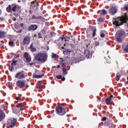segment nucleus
<instances>
[{
    "label": "nucleus",
    "mask_w": 128,
    "mask_h": 128,
    "mask_svg": "<svg viewBox=\"0 0 128 128\" xmlns=\"http://www.w3.org/2000/svg\"><path fill=\"white\" fill-rule=\"evenodd\" d=\"M128 20V13H124V15L122 16L121 18L118 17L116 19H113V24L115 26H120L124 22H126Z\"/></svg>",
    "instance_id": "1"
},
{
    "label": "nucleus",
    "mask_w": 128,
    "mask_h": 128,
    "mask_svg": "<svg viewBox=\"0 0 128 128\" xmlns=\"http://www.w3.org/2000/svg\"><path fill=\"white\" fill-rule=\"evenodd\" d=\"M48 53L46 52H40L36 55L34 58L36 60L44 63L48 60Z\"/></svg>",
    "instance_id": "2"
},
{
    "label": "nucleus",
    "mask_w": 128,
    "mask_h": 128,
    "mask_svg": "<svg viewBox=\"0 0 128 128\" xmlns=\"http://www.w3.org/2000/svg\"><path fill=\"white\" fill-rule=\"evenodd\" d=\"M24 104L22 103L19 104L18 106L12 108V112H14V114H18L20 110H24V108H22Z\"/></svg>",
    "instance_id": "3"
},
{
    "label": "nucleus",
    "mask_w": 128,
    "mask_h": 128,
    "mask_svg": "<svg viewBox=\"0 0 128 128\" xmlns=\"http://www.w3.org/2000/svg\"><path fill=\"white\" fill-rule=\"evenodd\" d=\"M124 36V30H119L116 34V38L118 42H122V36Z\"/></svg>",
    "instance_id": "4"
},
{
    "label": "nucleus",
    "mask_w": 128,
    "mask_h": 128,
    "mask_svg": "<svg viewBox=\"0 0 128 128\" xmlns=\"http://www.w3.org/2000/svg\"><path fill=\"white\" fill-rule=\"evenodd\" d=\"M16 119L13 118L12 119L10 120L9 119L8 120V123H7V128H14L16 126Z\"/></svg>",
    "instance_id": "5"
},
{
    "label": "nucleus",
    "mask_w": 128,
    "mask_h": 128,
    "mask_svg": "<svg viewBox=\"0 0 128 128\" xmlns=\"http://www.w3.org/2000/svg\"><path fill=\"white\" fill-rule=\"evenodd\" d=\"M56 112L57 114H59L60 116H64L66 112V108H63L60 106H58L56 108Z\"/></svg>",
    "instance_id": "6"
},
{
    "label": "nucleus",
    "mask_w": 128,
    "mask_h": 128,
    "mask_svg": "<svg viewBox=\"0 0 128 128\" xmlns=\"http://www.w3.org/2000/svg\"><path fill=\"white\" fill-rule=\"evenodd\" d=\"M16 86L20 88H23L26 86V83H24V80H18L16 82Z\"/></svg>",
    "instance_id": "7"
},
{
    "label": "nucleus",
    "mask_w": 128,
    "mask_h": 128,
    "mask_svg": "<svg viewBox=\"0 0 128 128\" xmlns=\"http://www.w3.org/2000/svg\"><path fill=\"white\" fill-rule=\"evenodd\" d=\"M8 9L13 12H16L18 10V6L16 4L9 5L8 8H7V10H8Z\"/></svg>",
    "instance_id": "8"
},
{
    "label": "nucleus",
    "mask_w": 128,
    "mask_h": 128,
    "mask_svg": "<svg viewBox=\"0 0 128 128\" xmlns=\"http://www.w3.org/2000/svg\"><path fill=\"white\" fill-rule=\"evenodd\" d=\"M117 12H118V9L116 6L112 7L109 10V12L110 14H112V16H114V14H116V13Z\"/></svg>",
    "instance_id": "9"
},
{
    "label": "nucleus",
    "mask_w": 128,
    "mask_h": 128,
    "mask_svg": "<svg viewBox=\"0 0 128 128\" xmlns=\"http://www.w3.org/2000/svg\"><path fill=\"white\" fill-rule=\"evenodd\" d=\"M30 42V37L28 36H26L23 40L22 44H24V46L26 44H28Z\"/></svg>",
    "instance_id": "10"
},
{
    "label": "nucleus",
    "mask_w": 128,
    "mask_h": 128,
    "mask_svg": "<svg viewBox=\"0 0 128 128\" xmlns=\"http://www.w3.org/2000/svg\"><path fill=\"white\" fill-rule=\"evenodd\" d=\"M24 58L26 60V62H30V60H32V58H30V56L28 55V53L25 52L24 54Z\"/></svg>",
    "instance_id": "11"
},
{
    "label": "nucleus",
    "mask_w": 128,
    "mask_h": 128,
    "mask_svg": "<svg viewBox=\"0 0 128 128\" xmlns=\"http://www.w3.org/2000/svg\"><path fill=\"white\" fill-rule=\"evenodd\" d=\"M112 98H114V96L111 95L110 98H106V103L107 104H112Z\"/></svg>",
    "instance_id": "12"
},
{
    "label": "nucleus",
    "mask_w": 128,
    "mask_h": 128,
    "mask_svg": "<svg viewBox=\"0 0 128 128\" xmlns=\"http://www.w3.org/2000/svg\"><path fill=\"white\" fill-rule=\"evenodd\" d=\"M122 48L125 52H128V42L122 44Z\"/></svg>",
    "instance_id": "13"
},
{
    "label": "nucleus",
    "mask_w": 128,
    "mask_h": 128,
    "mask_svg": "<svg viewBox=\"0 0 128 128\" xmlns=\"http://www.w3.org/2000/svg\"><path fill=\"white\" fill-rule=\"evenodd\" d=\"M16 78H24V75L22 72H18L16 76Z\"/></svg>",
    "instance_id": "14"
},
{
    "label": "nucleus",
    "mask_w": 128,
    "mask_h": 128,
    "mask_svg": "<svg viewBox=\"0 0 128 128\" xmlns=\"http://www.w3.org/2000/svg\"><path fill=\"white\" fill-rule=\"evenodd\" d=\"M6 118V114L2 110L0 109V122H2V120Z\"/></svg>",
    "instance_id": "15"
},
{
    "label": "nucleus",
    "mask_w": 128,
    "mask_h": 128,
    "mask_svg": "<svg viewBox=\"0 0 128 128\" xmlns=\"http://www.w3.org/2000/svg\"><path fill=\"white\" fill-rule=\"evenodd\" d=\"M38 29V26L36 25H31L28 27V30H36Z\"/></svg>",
    "instance_id": "16"
},
{
    "label": "nucleus",
    "mask_w": 128,
    "mask_h": 128,
    "mask_svg": "<svg viewBox=\"0 0 128 128\" xmlns=\"http://www.w3.org/2000/svg\"><path fill=\"white\" fill-rule=\"evenodd\" d=\"M36 6H38V2L35 0L31 2L30 6H32V8H36Z\"/></svg>",
    "instance_id": "17"
},
{
    "label": "nucleus",
    "mask_w": 128,
    "mask_h": 128,
    "mask_svg": "<svg viewBox=\"0 0 128 128\" xmlns=\"http://www.w3.org/2000/svg\"><path fill=\"white\" fill-rule=\"evenodd\" d=\"M40 18H42V16H36L34 15L32 18H31V20H40Z\"/></svg>",
    "instance_id": "18"
},
{
    "label": "nucleus",
    "mask_w": 128,
    "mask_h": 128,
    "mask_svg": "<svg viewBox=\"0 0 128 128\" xmlns=\"http://www.w3.org/2000/svg\"><path fill=\"white\" fill-rule=\"evenodd\" d=\"M32 46H33L32 44H31L30 46V50L31 52H34L36 51V48L34 47H33Z\"/></svg>",
    "instance_id": "19"
},
{
    "label": "nucleus",
    "mask_w": 128,
    "mask_h": 128,
    "mask_svg": "<svg viewBox=\"0 0 128 128\" xmlns=\"http://www.w3.org/2000/svg\"><path fill=\"white\" fill-rule=\"evenodd\" d=\"M5 34V32L0 31V38H4Z\"/></svg>",
    "instance_id": "20"
},
{
    "label": "nucleus",
    "mask_w": 128,
    "mask_h": 128,
    "mask_svg": "<svg viewBox=\"0 0 128 128\" xmlns=\"http://www.w3.org/2000/svg\"><path fill=\"white\" fill-rule=\"evenodd\" d=\"M120 73H118L116 77V80H117V82H118V80H120Z\"/></svg>",
    "instance_id": "21"
},
{
    "label": "nucleus",
    "mask_w": 128,
    "mask_h": 128,
    "mask_svg": "<svg viewBox=\"0 0 128 128\" xmlns=\"http://www.w3.org/2000/svg\"><path fill=\"white\" fill-rule=\"evenodd\" d=\"M44 76V74L42 75H34V78H42Z\"/></svg>",
    "instance_id": "22"
},
{
    "label": "nucleus",
    "mask_w": 128,
    "mask_h": 128,
    "mask_svg": "<svg viewBox=\"0 0 128 128\" xmlns=\"http://www.w3.org/2000/svg\"><path fill=\"white\" fill-rule=\"evenodd\" d=\"M62 70H63V74H64L65 76L68 74V71H66V68H62Z\"/></svg>",
    "instance_id": "23"
},
{
    "label": "nucleus",
    "mask_w": 128,
    "mask_h": 128,
    "mask_svg": "<svg viewBox=\"0 0 128 128\" xmlns=\"http://www.w3.org/2000/svg\"><path fill=\"white\" fill-rule=\"evenodd\" d=\"M38 84H37V88H42V84H40L42 83V81H40L38 82Z\"/></svg>",
    "instance_id": "24"
},
{
    "label": "nucleus",
    "mask_w": 128,
    "mask_h": 128,
    "mask_svg": "<svg viewBox=\"0 0 128 128\" xmlns=\"http://www.w3.org/2000/svg\"><path fill=\"white\" fill-rule=\"evenodd\" d=\"M6 85L8 88H10V86H12V83L10 82H8L6 83Z\"/></svg>",
    "instance_id": "25"
},
{
    "label": "nucleus",
    "mask_w": 128,
    "mask_h": 128,
    "mask_svg": "<svg viewBox=\"0 0 128 128\" xmlns=\"http://www.w3.org/2000/svg\"><path fill=\"white\" fill-rule=\"evenodd\" d=\"M9 70L10 71V72H12V70H14V66H9Z\"/></svg>",
    "instance_id": "26"
},
{
    "label": "nucleus",
    "mask_w": 128,
    "mask_h": 128,
    "mask_svg": "<svg viewBox=\"0 0 128 128\" xmlns=\"http://www.w3.org/2000/svg\"><path fill=\"white\" fill-rule=\"evenodd\" d=\"M108 14V12L105 10H102V16H106Z\"/></svg>",
    "instance_id": "27"
},
{
    "label": "nucleus",
    "mask_w": 128,
    "mask_h": 128,
    "mask_svg": "<svg viewBox=\"0 0 128 128\" xmlns=\"http://www.w3.org/2000/svg\"><path fill=\"white\" fill-rule=\"evenodd\" d=\"M9 45L10 46H14V42L10 41L9 42Z\"/></svg>",
    "instance_id": "28"
},
{
    "label": "nucleus",
    "mask_w": 128,
    "mask_h": 128,
    "mask_svg": "<svg viewBox=\"0 0 128 128\" xmlns=\"http://www.w3.org/2000/svg\"><path fill=\"white\" fill-rule=\"evenodd\" d=\"M52 58H58V55L56 54H54V53L52 54Z\"/></svg>",
    "instance_id": "29"
},
{
    "label": "nucleus",
    "mask_w": 128,
    "mask_h": 128,
    "mask_svg": "<svg viewBox=\"0 0 128 128\" xmlns=\"http://www.w3.org/2000/svg\"><path fill=\"white\" fill-rule=\"evenodd\" d=\"M96 29H94L93 31L92 36H96Z\"/></svg>",
    "instance_id": "30"
},
{
    "label": "nucleus",
    "mask_w": 128,
    "mask_h": 128,
    "mask_svg": "<svg viewBox=\"0 0 128 128\" xmlns=\"http://www.w3.org/2000/svg\"><path fill=\"white\" fill-rule=\"evenodd\" d=\"M64 59H62V58H60V62L61 64H64Z\"/></svg>",
    "instance_id": "31"
},
{
    "label": "nucleus",
    "mask_w": 128,
    "mask_h": 128,
    "mask_svg": "<svg viewBox=\"0 0 128 128\" xmlns=\"http://www.w3.org/2000/svg\"><path fill=\"white\" fill-rule=\"evenodd\" d=\"M98 14H99V16H102V10H98Z\"/></svg>",
    "instance_id": "32"
},
{
    "label": "nucleus",
    "mask_w": 128,
    "mask_h": 128,
    "mask_svg": "<svg viewBox=\"0 0 128 128\" xmlns=\"http://www.w3.org/2000/svg\"><path fill=\"white\" fill-rule=\"evenodd\" d=\"M124 10H128V4L127 6H124Z\"/></svg>",
    "instance_id": "33"
},
{
    "label": "nucleus",
    "mask_w": 128,
    "mask_h": 128,
    "mask_svg": "<svg viewBox=\"0 0 128 128\" xmlns=\"http://www.w3.org/2000/svg\"><path fill=\"white\" fill-rule=\"evenodd\" d=\"M16 61L13 60L12 63L11 64L12 66H16Z\"/></svg>",
    "instance_id": "34"
},
{
    "label": "nucleus",
    "mask_w": 128,
    "mask_h": 128,
    "mask_svg": "<svg viewBox=\"0 0 128 128\" xmlns=\"http://www.w3.org/2000/svg\"><path fill=\"white\" fill-rule=\"evenodd\" d=\"M66 38H68V37H66V36L65 38L64 37H62V40H64V42H66Z\"/></svg>",
    "instance_id": "35"
},
{
    "label": "nucleus",
    "mask_w": 128,
    "mask_h": 128,
    "mask_svg": "<svg viewBox=\"0 0 128 128\" xmlns=\"http://www.w3.org/2000/svg\"><path fill=\"white\" fill-rule=\"evenodd\" d=\"M16 100H20L22 99L20 97H16Z\"/></svg>",
    "instance_id": "36"
},
{
    "label": "nucleus",
    "mask_w": 128,
    "mask_h": 128,
    "mask_svg": "<svg viewBox=\"0 0 128 128\" xmlns=\"http://www.w3.org/2000/svg\"><path fill=\"white\" fill-rule=\"evenodd\" d=\"M105 36L104 34V33H101L100 34V37L101 38H104Z\"/></svg>",
    "instance_id": "37"
},
{
    "label": "nucleus",
    "mask_w": 128,
    "mask_h": 128,
    "mask_svg": "<svg viewBox=\"0 0 128 128\" xmlns=\"http://www.w3.org/2000/svg\"><path fill=\"white\" fill-rule=\"evenodd\" d=\"M102 121L106 120V117L102 118Z\"/></svg>",
    "instance_id": "38"
},
{
    "label": "nucleus",
    "mask_w": 128,
    "mask_h": 128,
    "mask_svg": "<svg viewBox=\"0 0 128 128\" xmlns=\"http://www.w3.org/2000/svg\"><path fill=\"white\" fill-rule=\"evenodd\" d=\"M56 78H58V80H60V78H62V76H56Z\"/></svg>",
    "instance_id": "39"
},
{
    "label": "nucleus",
    "mask_w": 128,
    "mask_h": 128,
    "mask_svg": "<svg viewBox=\"0 0 128 128\" xmlns=\"http://www.w3.org/2000/svg\"><path fill=\"white\" fill-rule=\"evenodd\" d=\"M98 44H100V42H95V45L96 46H98Z\"/></svg>",
    "instance_id": "40"
},
{
    "label": "nucleus",
    "mask_w": 128,
    "mask_h": 128,
    "mask_svg": "<svg viewBox=\"0 0 128 128\" xmlns=\"http://www.w3.org/2000/svg\"><path fill=\"white\" fill-rule=\"evenodd\" d=\"M99 22H102V20H104V19L100 18L98 19Z\"/></svg>",
    "instance_id": "41"
},
{
    "label": "nucleus",
    "mask_w": 128,
    "mask_h": 128,
    "mask_svg": "<svg viewBox=\"0 0 128 128\" xmlns=\"http://www.w3.org/2000/svg\"><path fill=\"white\" fill-rule=\"evenodd\" d=\"M38 38H42V34H40V33H38Z\"/></svg>",
    "instance_id": "42"
},
{
    "label": "nucleus",
    "mask_w": 128,
    "mask_h": 128,
    "mask_svg": "<svg viewBox=\"0 0 128 128\" xmlns=\"http://www.w3.org/2000/svg\"><path fill=\"white\" fill-rule=\"evenodd\" d=\"M20 26L22 28H24V24L22 23L20 24Z\"/></svg>",
    "instance_id": "43"
},
{
    "label": "nucleus",
    "mask_w": 128,
    "mask_h": 128,
    "mask_svg": "<svg viewBox=\"0 0 128 128\" xmlns=\"http://www.w3.org/2000/svg\"><path fill=\"white\" fill-rule=\"evenodd\" d=\"M62 82H64V81L65 80H66V78H62Z\"/></svg>",
    "instance_id": "44"
},
{
    "label": "nucleus",
    "mask_w": 128,
    "mask_h": 128,
    "mask_svg": "<svg viewBox=\"0 0 128 128\" xmlns=\"http://www.w3.org/2000/svg\"><path fill=\"white\" fill-rule=\"evenodd\" d=\"M57 68H60V66L58 65Z\"/></svg>",
    "instance_id": "45"
},
{
    "label": "nucleus",
    "mask_w": 128,
    "mask_h": 128,
    "mask_svg": "<svg viewBox=\"0 0 128 128\" xmlns=\"http://www.w3.org/2000/svg\"><path fill=\"white\" fill-rule=\"evenodd\" d=\"M2 14V10L0 9V16Z\"/></svg>",
    "instance_id": "46"
},
{
    "label": "nucleus",
    "mask_w": 128,
    "mask_h": 128,
    "mask_svg": "<svg viewBox=\"0 0 128 128\" xmlns=\"http://www.w3.org/2000/svg\"><path fill=\"white\" fill-rule=\"evenodd\" d=\"M62 48L63 50L64 49V47L62 46Z\"/></svg>",
    "instance_id": "47"
},
{
    "label": "nucleus",
    "mask_w": 128,
    "mask_h": 128,
    "mask_svg": "<svg viewBox=\"0 0 128 128\" xmlns=\"http://www.w3.org/2000/svg\"><path fill=\"white\" fill-rule=\"evenodd\" d=\"M18 2H20V0H18Z\"/></svg>",
    "instance_id": "48"
},
{
    "label": "nucleus",
    "mask_w": 128,
    "mask_h": 128,
    "mask_svg": "<svg viewBox=\"0 0 128 128\" xmlns=\"http://www.w3.org/2000/svg\"><path fill=\"white\" fill-rule=\"evenodd\" d=\"M127 79L128 80V76L127 77Z\"/></svg>",
    "instance_id": "49"
},
{
    "label": "nucleus",
    "mask_w": 128,
    "mask_h": 128,
    "mask_svg": "<svg viewBox=\"0 0 128 128\" xmlns=\"http://www.w3.org/2000/svg\"><path fill=\"white\" fill-rule=\"evenodd\" d=\"M8 12H10V10H8Z\"/></svg>",
    "instance_id": "50"
}]
</instances>
